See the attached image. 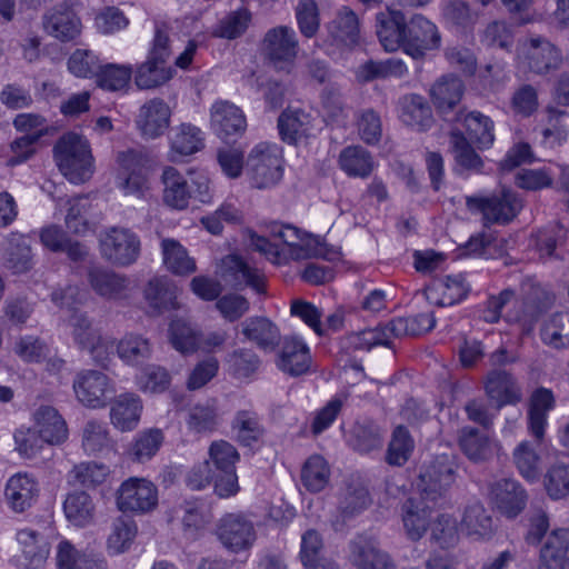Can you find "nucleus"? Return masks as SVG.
I'll return each instance as SVG.
<instances>
[{"mask_svg":"<svg viewBox=\"0 0 569 569\" xmlns=\"http://www.w3.org/2000/svg\"><path fill=\"white\" fill-rule=\"evenodd\" d=\"M377 36L386 51L401 49L415 60H423L428 51L441 44L438 28L430 20L415 14L407 22L401 11L390 8L377 14Z\"/></svg>","mask_w":569,"mask_h":569,"instance_id":"1","label":"nucleus"},{"mask_svg":"<svg viewBox=\"0 0 569 569\" xmlns=\"http://www.w3.org/2000/svg\"><path fill=\"white\" fill-rule=\"evenodd\" d=\"M59 171L72 183H82L93 173V157L88 140L76 132L62 134L52 149Z\"/></svg>","mask_w":569,"mask_h":569,"instance_id":"2","label":"nucleus"},{"mask_svg":"<svg viewBox=\"0 0 569 569\" xmlns=\"http://www.w3.org/2000/svg\"><path fill=\"white\" fill-rule=\"evenodd\" d=\"M68 326L74 345L87 351L97 365L107 367L114 353L116 340L102 335L84 312L74 311L68 319Z\"/></svg>","mask_w":569,"mask_h":569,"instance_id":"3","label":"nucleus"},{"mask_svg":"<svg viewBox=\"0 0 569 569\" xmlns=\"http://www.w3.org/2000/svg\"><path fill=\"white\" fill-rule=\"evenodd\" d=\"M281 149L269 142L257 143L248 153L246 173L253 188L267 189L280 182L283 176Z\"/></svg>","mask_w":569,"mask_h":569,"instance_id":"4","label":"nucleus"},{"mask_svg":"<svg viewBox=\"0 0 569 569\" xmlns=\"http://www.w3.org/2000/svg\"><path fill=\"white\" fill-rule=\"evenodd\" d=\"M467 209L472 213H481L483 226L511 222L521 211L523 204L519 196L509 189L490 196H467Z\"/></svg>","mask_w":569,"mask_h":569,"instance_id":"5","label":"nucleus"},{"mask_svg":"<svg viewBox=\"0 0 569 569\" xmlns=\"http://www.w3.org/2000/svg\"><path fill=\"white\" fill-rule=\"evenodd\" d=\"M100 253L114 266L132 264L140 254L139 237L129 229L112 227L100 234Z\"/></svg>","mask_w":569,"mask_h":569,"instance_id":"6","label":"nucleus"},{"mask_svg":"<svg viewBox=\"0 0 569 569\" xmlns=\"http://www.w3.org/2000/svg\"><path fill=\"white\" fill-rule=\"evenodd\" d=\"M456 469L453 459L446 455L423 465L417 482L423 499L436 501L443 497L456 480Z\"/></svg>","mask_w":569,"mask_h":569,"instance_id":"7","label":"nucleus"},{"mask_svg":"<svg viewBox=\"0 0 569 569\" xmlns=\"http://www.w3.org/2000/svg\"><path fill=\"white\" fill-rule=\"evenodd\" d=\"M216 535L222 546L234 553L250 549L257 539L253 522L241 512L221 517L217 522Z\"/></svg>","mask_w":569,"mask_h":569,"instance_id":"8","label":"nucleus"},{"mask_svg":"<svg viewBox=\"0 0 569 569\" xmlns=\"http://www.w3.org/2000/svg\"><path fill=\"white\" fill-rule=\"evenodd\" d=\"M158 503L156 486L144 478H129L117 490V507L122 512L144 513Z\"/></svg>","mask_w":569,"mask_h":569,"instance_id":"9","label":"nucleus"},{"mask_svg":"<svg viewBox=\"0 0 569 569\" xmlns=\"http://www.w3.org/2000/svg\"><path fill=\"white\" fill-rule=\"evenodd\" d=\"M77 399L86 407L102 408L114 392L109 377L99 370L79 371L72 383Z\"/></svg>","mask_w":569,"mask_h":569,"instance_id":"10","label":"nucleus"},{"mask_svg":"<svg viewBox=\"0 0 569 569\" xmlns=\"http://www.w3.org/2000/svg\"><path fill=\"white\" fill-rule=\"evenodd\" d=\"M77 0H63L42 16L44 31L62 41H71L80 34L81 21L73 11Z\"/></svg>","mask_w":569,"mask_h":569,"instance_id":"11","label":"nucleus"},{"mask_svg":"<svg viewBox=\"0 0 569 569\" xmlns=\"http://www.w3.org/2000/svg\"><path fill=\"white\" fill-rule=\"evenodd\" d=\"M262 49L276 68L281 69L283 63H291L299 49L295 30L287 26L268 30L262 41Z\"/></svg>","mask_w":569,"mask_h":569,"instance_id":"12","label":"nucleus"},{"mask_svg":"<svg viewBox=\"0 0 569 569\" xmlns=\"http://www.w3.org/2000/svg\"><path fill=\"white\" fill-rule=\"evenodd\" d=\"M348 555L349 561L357 569H396L377 541L366 535H358L349 541Z\"/></svg>","mask_w":569,"mask_h":569,"instance_id":"13","label":"nucleus"},{"mask_svg":"<svg viewBox=\"0 0 569 569\" xmlns=\"http://www.w3.org/2000/svg\"><path fill=\"white\" fill-rule=\"evenodd\" d=\"M143 300L147 303V312L157 317L179 307L178 288L167 277H153L143 288Z\"/></svg>","mask_w":569,"mask_h":569,"instance_id":"14","label":"nucleus"},{"mask_svg":"<svg viewBox=\"0 0 569 569\" xmlns=\"http://www.w3.org/2000/svg\"><path fill=\"white\" fill-rule=\"evenodd\" d=\"M219 274L233 289L251 287L258 293L264 291L263 277L258 269L249 267L240 257L229 254L221 260Z\"/></svg>","mask_w":569,"mask_h":569,"instance_id":"15","label":"nucleus"},{"mask_svg":"<svg viewBox=\"0 0 569 569\" xmlns=\"http://www.w3.org/2000/svg\"><path fill=\"white\" fill-rule=\"evenodd\" d=\"M490 498L495 507L507 518H516L526 507L527 493L513 479H500L490 487Z\"/></svg>","mask_w":569,"mask_h":569,"instance_id":"16","label":"nucleus"},{"mask_svg":"<svg viewBox=\"0 0 569 569\" xmlns=\"http://www.w3.org/2000/svg\"><path fill=\"white\" fill-rule=\"evenodd\" d=\"M170 118L171 110L168 103L160 98H154L140 107L136 124L143 137L154 139L162 136L169 128Z\"/></svg>","mask_w":569,"mask_h":569,"instance_id":"17","label":"nucleus"},{"mask_svg":"<svg viewBox=\"0 0 569 569\" xmlns=\"http://www.w3.org/2000/svg\"><path fill=\"white\" fill-rule=\"evenodd\" d=\"M529 69L537 74L557 70L562 63L560 50L542 37H531L525 43Z\"/></svg>","mask_w":569,"mask_h":569,"instance_id":"18","label":"nucleus"},{"mask_svg":"<svg viewBox=\"0 0 569 569\" xmlns=\"http://www.w3.org/2000/svg\"><path fill=\"white\" fill-rule=\"evenodd\" d=\"M371 503L367 487L359 479H349L338 493L337 521L341 525L357 517Z\"/></svg>","mask_w":569,"mask_h":569,"instance_id":"19","label":"nucleus"},{"mask_svg":"<svg viewBox=\"0 0 569 569\" xmlns=\"http://www.w3.org/2000/svg\"><path fill=\"white\" fill-rule=\"evenodd\" d=\"M210 122L213 131L221 138L242 134L247 128L243 112L236 104L220 100L210 109Z\"/></svg>","mask_w":569,"mask_h":569,"instance_id":"20","label":"nucleus"},{"mask_svg":"<svg viewBox=\"0 0 569 569\" xmlns=\"http://www.w3.org/2000/svg\"><path fill=\"white\" fill-rule=\"evenodd\" d=\"M486 395L497 409L507 405H516L521 398V389L513 376L506 370H492L485 383Z\"/></svg>","mask_w":569,"mask_h":569,"instance_id":"21","label":"nucleus"},{"mask_svg":"<svg viewBox=\"0 0 569 569\" xmlns=\"http://www.w3.org/2000/svg\"><path fill=\"white\" fill-rule=\"evenodd\" d=\"M452 122H461L471 141L479 150L489 149L495 141V123L479 111L465 113L462 110L452 114Z\"/></svg>","mask_w":569,"mask_h":569,"instance_id":"22","label":"nucleus"},{"mask_svg":"<svg viewBox=\"0 0 569 569\" xmlns=\"http://www.w3.org/2000/svg\"><path fill=\"white\" fill-rule=\"evenodd\" d=\"M463 82L458 77L448 74L441 77L430 89V97L438 113L446 121H451L449 114L460 102L463 94Z\"/></svg>","mask_w":569,"mask_h":569,"instance_id":"23","label":"nucleus"},{"mask_svg":"<svg viewBox=\"0 0 569 569\" xmlns=\"http://www.w3.org/2000/svg\"><path fill=\"white\" fill-rule=\"evenodd\" d=\"M88 281L97 295L109 300L126 298L130 287V280L126 276L102 267L90 268Z\"/></svg>","mask_w":569,"mask_h":569,"instance_id":"24","label":"nucleus"},{"mask_svg":"<svg viewBox=\"0 0 569 569\" xmlns=\"http://www.w3.org/2000/svg\"><path fill=\"white\" fill-rule=\"evenodd\" d=\"M277 363L280 370L290 376L307 372L311 365L309 347L297 337H286Z\"/></svg>","mask_w":569,"mask_h":569,"instance_id":"25","label":"nucleus"},{"mask_svg":"<svg viewBox=\"0 0 569 569\" xmlns=\"http://www.w3.org/2000/svg\"><path fill=\"white\" fill-rule=\"evenodd\" d=\"M231 431L240 446L249 448L260 443L266 433L261 417L252 409L238 410L234 413Z\"/></svg>","mask_w":569,"mask_h":569,"instance_id":"26","label":"nucleus"},{"mask_svg":"<svg viewBox=\"0 0 569 569\" xmlns=\"http://www.w3.org/2000/svg\"><path fill=\"white\" fill-rule=\"evenodd\" d=\"M401 121L419 132H426L435 123L431 107L420 94L411 93L405 96L401 101Z\"/></svg>","mask_w":569,"mask_h":569,"instance_id":"27","label":"nucleus"},{"mask_svg":"<svg viewBox=\"0 0 569 569\" xmlns=\"http://www.w3.org/2000/svg\"><path fill=\"white\" fill-rule=\"evenodd\" d=\"M38 492V482L32 477L17 473L8 480L4 496L16 512H23L34 503Z\"/></svg>","mask_w":569,"mask_h":569,"instance_id":"28","label":"nucleus"},{"mask_svg":"<svg viewBox=\"0 0 569 569\" xmlns=\"http://www.w3.org/2000/svg\"><path fill=\"white\" fill-rule=\"evenodd\" d=\"M17 541L21 549V553L16 556L20 567L37 569L46 561L49 548L38 532L31 529H22L17 533Z\"/></svg>","mask_w":569,"mask_h":569,"instance_id":"29","label":"nucleus"},{"mask_svg":"<svg viewBox=\"0 0 569 569\" xmlns=\"http://www.w3.org/2000/svg\"><path fill=\"white\" fill-rule=\"evenodd\" d=\"M328 31L337 46L353 47L360 39L358 16L348 7H342L328 24Z\"/></svg>","mask_w":569,"mask_h":569,"instance_id":"30","label":"nucleus"},{"mask_svg":"<svg viewBox=\"0 0 569 569\" xmlns=\"http://www.w3.org/2000/svg\"><path fill=\"white\" fill-rule=\"evenodd\" d=\"M163 202L178 210L189 206L191 188L189 181L173 167L164 168L162 176Z\"/></svg>","mask_w":569,"mask_h":569,"instance_id":"31","label":"nucleus"},{"mask_svg":"<svg viewBox=\"0 0 569 569\" xmlns=\"http://www.w3.org/2000/svg\"><path fill=\"white\" fill-rule=\"evenodd\" d=\"M142 405L140 398L132 393L118 396L110 409L112 425L121 431H130L138 426Z\"/></svg>","mask_w":569,"mask_h":569,"instance_id":"32","label":"nucleus"},{"mask_svg":"<svg viewBox=\"0 0 569 569\" xmlns=\"http://www.w3.org/2000/svg\"><path fill=\"white\" fill-rule=\"evenodd\" d=\"M242 335L263 350H274L280 342V331L264 317H251L242 323Z\"/></svg>","mask_w":569,"mask_h":569,"instance_id":"33","label":"nucleus"},{"mask_svg":"<svg viewBox=\"0 0 569 569\" xmlns=\"http://www.w3.org/2000/svg\"><path fill=\"white\" fill-rule=\"evenodd\" d=\"M36 428L49 445L63 442L68 437V428L57 409L41 406L34 412Z\"/></svg>","mask_w":569,"mask_h":569,"instance_id":"34","label":"nucleus"},{"mask_svg":"<svg viewBox=\"0 0 569 569\" xmlns=\"http://www.w3.org/2000/svg\"><path fill=\"white\" fill-rule=\"evenodd\" d=\"M278 129L282 141L296 144L310 132V114L301 109L287 108L278 118Z\"/></svg>","mask_w":569,"mask_h":569,"instance_id":"35","label":"nucleus"},{"mask_svg":"<svg viewBox=\"0 0 569 569\" xmlns=\"http://www.w3.org/2000/svg\"><path fill=\"white\" fill-rule=\"evenodd\" d=\"M555 406L553 395L549 389H537L531 398L528 410V426L530 433L541 441L545 435V427L547 425V413Z\"/></svg>","mask_w":569,"mask_h":569,"instance_id":"36","label":"nucleus"},{"mask_svg":"<svg viewBox=\"0 0 569 569\" xmlns=\"http://www.w3.org/2000/svg\"><path fill=\"white\" fill-rule=\"evenodd\" d=\"M401 510L407 536L412 541L421 539L430 525L431 509L423 501L409 498L403 502Z\"/></svg>","mask_w":569,"mask_h":569,"instance_id":"37","label":"nucleus"},{"mask_svg":"<svg viewBox=\"0 0 569 569\" xmlns=\"http://www.w3.org/2000/svg\"><path fill=\"white\" fill-rule=\"evenodd\" d=\"M171 150L179 156H191L204 147V133L192 123H181L171 130Z\"/></svg>","mask_w":569,"mask_h":569,"instance_id":"38","label":"nucleus"},{"mask_svg":"<svg viewBox=\"0 0 569 569\" xmlns=\"http://www.w3.org/2000/svg\"><path fill=\"white\" fill-rule=\"evenodd\" d=\"M114 351L126 363L137 366L151 357L152 347L146 337L138 333H128L116 342Z\"/></svg>","mask_w":569,"mask_h":569,"instance_id":"39","label":"nucleus"},{"mask_svg":"<svg viewBox=\"0 0 569 569\" xmlns=\"http://www.w3.org/2000/svg\"><path fill=\"white\" fill-rule=\"evenodd\" d=\"M67 519L77 527H86L94 518L96 507L92 498L84 491L69 493L63 502Z\"/></svg>","mask_w":569,"mask_h":569,"instance_id":"40","label":"nucleus"},{"mask_svg":"<svg viewBox=\"0 0 569 569\" xmlns=\"http://www.w3.org/2000/svg\"><path fill=\"white\" fill-rule=\"evenodd\" d=\"M339 166L349 177L366 178L373 170V159L365 148L350 146L340 152Z\"/></svg>","mask_w":569,"mask_h":569,"instance_id":"41","label":"nucleus"},{"mask_svg":"<svg viewBox=\"0 0 569 569\" xmlns=\"http://www.w3.org/2000/svg\"><path fill=\"white\" fill-rule=\"evenodd\" d=\"M132 71L130 64L101 63L94 78L96 83L110 92L124 91L129 87Z\"/></svg>","mask_w":569,"mask_h":569,"instance_id":"42","label":"nucleus"},{"mask_svg":"<svg viewBox=\"0 0 569 569\" xmlns=\"http://www.w3.org/2000/svg\"><path fill=\"white\" fill-rule=\"evenodd\" d=\"M553 303V296L539 284H529L525 289L522 299V312L518 316V320L525 322H533L538 317L549 309Z\"/></svg>","mask_w":569,"mask_h":569,"instance_id":"43","label":"nucleus"},{"mask_svg":"<svg viewBox=\"0 0 569 569\" xmlns=\"http://www.w3.org/2000/svg\"><path fill=\"white\" fill-rule=\"evenodd\" d=\"M171 77L167 62L148 56L147 61L138 66L134 81L140 89H153L164 84Z\"/></svg>","mask_w":569,"mask_h":569,"instance_id":"44","label":"nucleus"},{"mask_svg":"<svg viewBox=\"0 0 569 569\" xmlns=\"http://www.w3.org/2000/svg\"><path fill=\"white\" fill-rule=\"evenodd\" d=\"M436 319L432 312L410 317H399L388 322V330L393 338L419 336L433 329Z\"/></svg>","mask_w":569,"mask_h":569,"instance_id":"45","label":"nucleus"},{"mask_svg":"<svg viewBox=\"0 0 569 569\" xmlns=\"http://www.w3.org/2000/svg\"><path fill=\"white\" fill-rule=\"evenodd\" d=\"M449 144L455 160L460 167L475 171H479L482 168V159L475 151L472 147L473 143L469 141L465 133L458 128L450 130Z\"/></svg>","mask_w":569,"mask_h":569,"instance_id":"46","label":"nucleus"},{"mask_svg":"<svg viewBox=\"0 0 569 569\" xmlns=\"http://www.w3.org/2000/svg\"><path fill=\"white\" fill-rule=\"evenodd\" d=\"M109 473L110 470L106 465L87 461L74 465L68 473V480L73 486L94 489L106 481Z\"/></svg>","mask_w":569,"mask_h":569,"instance_id":"47","label":"nucleus"},{"mask_svg":"<svg viewBox=\"0 0 569 569\" xmlns=\"http://www.w3.org/2000/svg\"><path fill=\"white\" fill-rule=\"evenodd\" d=\"M383 430L373 421L357 422L352 429L350 445L360 453L381 449Z\"/></svg>","mask_w":569,"mask_h":569,"instance_id":"48","label":"nucleus"},{"mask_svg":"<svg viewBox=\"0 0 569 569\" xmlns=\"http://www.w3.org/2000/svg\"><path fill=\"white\" fill-rule=\"evenodd\" d=\"M163 263L174 274H188L196 270L194 261L188 256L187 250L174 239L161 241Z\"/></svg>","mask_w":569,"mask_h":569,"instance_id":"49","label":"nucleus"},{"mask_svg":"<svg viewBox=\"0 0 569 569\" xmlns=\"http://www.w3.org/2000/svg\"><path fill=\"white\" fill-rule=\"evenodd\" d=\"M467 535L476 538H485L492 533V518L480 502H473L466 507L461 521Z\"/></svg>","mask_w":569,"mask_h":569,"instance_id":"50","label":"nucleus"},{"mask_svg":"<svg viewBox=\"0 0 569 569\" xmlns=\"http://www.w3.org/2000/svg\"><path fill=\"white\" fill-rule=\"evenodd\" d=\"M459 446L462 452L475 462L487 460L491 455L488 437L472 427H463L460 430Z\"/></svg>","mask_w":569,"mask_h":569,"instance_id":"51","label":"nucleus"},{"mask_svg":"<svg viewBox=\"0 0 569 569\" xmlns=\"http://www.w3.org/2000/svg\"><path fill=\"white\" fill-rule=\"evenodd\" d=\"M330 468L328 462L318 455L311 456L303 465L301 481L310 492H320L329 483Z\"/></svg>","mask_w":569,"mask_h":569,"instance_id":"52","label":"nucleus"},{"mask_svg":"<svg viewBox=\"0 0 569 569\" xmlns=\"http://www.w3.org/2000/svg\"><path fill=\"white\" fill-rule=\"evenodd\" d=\"M415 442L408 429L403 426L395 428L388 445L386 461L390 466L401 467L411 457Z\"/></svg>","mask_w":569,"mask_h":569,"instance_id":"53","label":"nucleus"},{"mask_svg":"<svg viewBox=\"0 0 569 569\" xmlns=\"http://www.w3.org/2000/svg\"><path fill=\"white\" fill-rule=\"evenodd\" d=\"M388 322L376 328L351 332L347 336V343L355 350H370L376 346H391L392 333L388 330Z\"/></svg>","mask_w":569,"mask_h":569,"instance_id":"54","label":"nucleus"},{"mask_svg":"<svg viewBox=\"0 0 569 569\" xmlns=\"http://www.w3.org/2000/svg\"><path fill=\"white\" fill-rule=\"evenodd\" d=\"M542 341L556 349L569 346V312L552 315L542 326Z\"/></svg>","mask_w":569,"mask_h":569,"instance_id":"55","label":"nucleus"},{"mask_svg":"<svg viewBox=\"0 0 569 569\" xmlns=\"http://www.w3.org/2000/svg\"><path fill=\"white\" fill-rule=\"evenodd\" d=\"M569 553V529H556L540 550V560L547 568L557 567Z\"/></svg>","mask_w":569,"mask_h":569,"instance_id":"56","label":"nucleus"},{"mask_svg":"<svg viewBox=\"0 0 569 569\" xmlns=\"http://www.w3.org/2000/svg\"><path fill=\"white\" fill-rule=\"evenodd\" d=\"M163 442L162 430L153 428L139 432L129 448L131 460L144 462L151 459Z\"/></svg>","mask_w":569,"mask_h":569,"instance_id":"57","label":"nucleus"},{"mask_svg":"<svg viewBox=\"0 0 569 569\" xmlns=\"http://www.w3.org/2000/svg\"><path fill=\"white\" fill-rule=\"evenodd\" d=\"M251 13L247 9H239L228 13L212 30V36L223 39H236L248 29Z\"/></svg>","mask_w":569,"mask_h":569,"instance_id":"58","label":"nucleus"},{"mask_svg":"<svg viewBox=\"0 0 569 569\" xmlns=\"http://www.w3.org/2000/svg\"><path fill=\"white\" fill-rule=\"evenodd\" d=\"M230 373L237 379H247L260 368L261 360L251 349H237L227 359Z\"/></svg>","mask_w":569,"mask_h":569,"instance_id":"59","label":"nucleus"},{"mask_svg":"<svg viewBox=\"0 0 569 569\" xmlns=\"http://www.w3.org/2000/svg\"><path fill=\"white\" fill-rule=\"evenodd\" d=\"M82 448L88 455H97L111 448V439L103 422L89 420L82 430Z\"/></svg>","mask_w":569,"mask_h":569,"instance_id":"60","label":"nucleus"},{"mask_svg":"<svg viewBox=\"0 0 569 569\" xmlns=\"http://www.w3.org/2000/svg\"><path fill=\"white\" fill-rule=\"evenodd\" d=\"M513 460L520 475L528 480H536L540 475V457L529 441H522L513 451Z\"/></svg>","mask_w":569,"mask_h":569,"instance_id":"61","label":"nucleus"},{"mask_svg":"<svg viewBox=\"0 0 569 569\" xmlns=\"http://www.w3.org/2000/svg\"><path fill=\"white\" fill-rule=\"evenodd\" d=\"M545 488L548 496L553 499H562L569 496V463L557 462L545 475Z\"/></svg>","mask_w":569,"mask_h":569,"instance_id":"62","label":"nucleus"},{"mask_svg":"<svg viewBox=\"0 0 569 569\" xmlns=\"http://www.w3.org/2000/svg\"><path fill=\"white\" fill-rule=\"evenodd\" d=\"M436 289L441 295L437 302L438 306H451L460 302L469 292V286L462 274L446 276L436 283Z\"/></svg>","mask_w":569,"mask_h":569,"instance_id":"63","label":"nucleus"},{"mask_svg":"<svg viewBox=\"0 0 569 569\" xmlns=\"http://www.w3.org/2000/svg\"><path fill=\"white\" fill-rule=\"evenodd\" d=\"M173 348L181 353H190L200 347V335L183 320H173L170 325Z\"/></svg>","mask_w":569,"mask_h":569,"instance_id":"64","label":"nucleus"}]
</instances>
